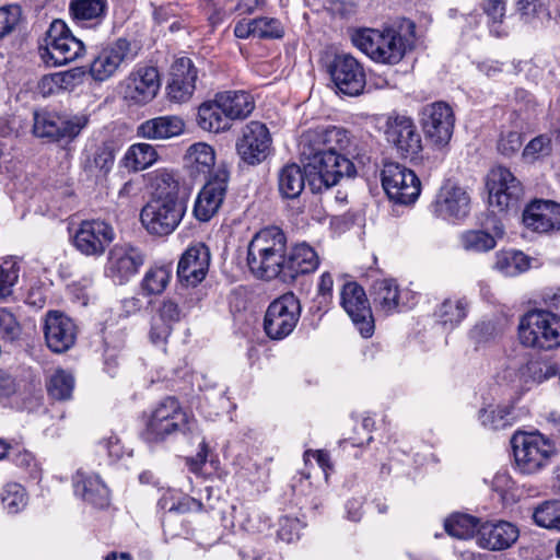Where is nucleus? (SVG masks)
I'll return each instance as SVG.
<instances>
[{"instance_id":"b1692460","label":"nucleus","mask_w":560,"mask_h":560,"mask_svg":"<svg viewBox=\"0 0 560 560\" xmlns=\"http://www.w3.org/2000/svg\"><path fill=\"white\" fill-rule=\"evenodd\" d=\"M387 139L406 159H415L422 150L421 136L413 121L406 116H397L389 124Z\"/></svg>"},{"instance_id":"69168bd1","label":"nucleus","mask_w":560,"mask_h":560,"mask_svg":"<svg viewBox=\"0 0 560 560\" xmlns=\"http://www.w3.org/2000/svg\"><path fill=\"white\" fill-rule=\"evenodd\" d=\"M513 480L508 472H497L491 481V488L494 492L499 493L502 502L510 500L509 494L513 489Z\"/></svg>"},{"instance_id":"c756f323","label":"nucleus","mask_w":560,"mask_h":560,"mask_svg":"<svg viewBox=\"0 0 560 560\" xmlns=\"http://www.w3.org/2000/svg\"><path fill=\"white\" fill-rule=\"evenodd\" d=\"M505 234L504 225L500 220H494L487 230H467L458 237L463 250L472 254L488 253L495 248L499 240Z\"/></svg>"},{"instance_id":"423d86ee","label":"nucleus","mask_w":560,"mask_h":560,"mask_svg":"<svg viewBox=\"0 0 560 560\" xmlns=\"http://www.w3.org/2000/svg\"><path fill=\"white\" fill-rule=\"evenodd\" d=\"M518 338L523 346L549 351L560 347V316L545 310L524 314L518 323Z\"/></svg>"},{"instance_id":"a18cd8bd","label":"nucleus","mask_w":560,"mask_h":560,"mask_svg":"<svg viewBox=\"0 0 560 560\" xmlns=\"http://www.w3.org/2000/svg\"><path fill=\"white\" fill-rule=\"evenodd\" d=\"M20 261L15 257H0V298L12 294L20 277Z\"/></svg>"},{"instance_id":"37998d69","label":"nucleus","mask_w":560,"mask_h":560,"mask_svg":"<svg viewBox=\"0 0 560 560\" xmlns=\"http://www.w3.org/2000/svg\"><path fill=\"white\" fill-rule=\"evenodd\" d=\"M0 500L7 513L18 514L27 505L28 494L22 485L9 482L2 488Z\"/></svg>"},{"instance_id":"bf43d9fd","label":"nucleus","mask_w":560,"mask_h":560,"mask_svg":"<svg viewBox=\"0 0 560 560\" xmlns=\"http://www.w3.org/2000/svg\"><path fill=\"white\" fill-rule=\"evenodd\" d=\"M170 77L177 78L178 80H189L191 83H196L197 69L189 58L180 57L173 62Z\"/></svg>"},{"instance_id":"4468645a","label":"nucleus","mask_w":560,"mask_h":560,"mask_svg":"<svg viewBox=\"0 0 560 560\" xmlns=\"http://www.w3.org/2000/svg\"><path fill=\"white\" fill-rule=\"evenodd\" d=\"M143 264L144 255L140 248L129 243L116 244L107 254L104 273L115 284L122 285L139 272Z\"/></svg>"},{"instance_id":"6e6d98bb","label":"nucleus","mask_w":560,"mask_h":560,"mask_svg":"<svg viewBox=\"0 0 560 560\" xmlns=\"http://www.w3.org/2000/svg\"><path fill=\"white\" fill-rule=\"evenodd\" d=\"M86 71L83 67H74L72 69L56 72L60 92L73 91L84 82Z\"/></svg>"},{"instance_id":"f8f14e48","label":"nucleus","mask_w":560,"mask_h":560,"mask_svg":"<svg viewBox=\"0 0 560 560\" xmlns=\"http://www.w3.org/2000/svg\"><path fill=\"white\" fill-rule=\"evenodd\" d=\"M382 186L388 198L400 205L415 202L421 190L420 179L415 172L397 163L384 165Z\"/></svg>"},{"instance_id":"f257e3e1","label":"nucleus","mask_w":560,"mask_h":560,"mask_svg":"<svg viewBox=\"0 0 560 560\" xmlns=\"http://www.w3.org/2000/svg\"><path fill=\"white\" fill-rule=\"evenodd\" d=\"M351 145L350 133L341 127H317L301 135L300 154L306 162V176L313 192L329 189L345 176H354V164L347 156Z\"/></svg>"},{"instance_id":"c03bdc74","label":"nucleus","mask_w":560,"mask_h":560,"mask_svg":"<svg viewBox=\"0 0 560 560\" xmlns=\"http://www.w3.org/2000/svg\"><path fill=\"white\" fill-rule=\"evenodd\" d=\"M516 7L521 19L534 27L542 26L550 20V12L540 0H517Z\"/></svg>"},{"instance_id":"8fccbe9b","label":"nucleus","mask_w":560,"mask_h":560,"mask_svg":"<svg viewBox=\"0 0 560 560\" xmlns=\"http://www.w3.org/2000/svg\"><path fill=\"white\" fill-rule=\"evenodd\" d=\"M89 121L86 114L60 115V140H73L89 125Z\"/></svg>"},{"instance_id":"13d9d810","label":"nucleus","mask_w":560,"mask_h":560,"mask_svg":"<svg viewBox=\"0 0 560 560\" xmlns=\"http://www.w3.org/2000/svg\"><path fill=\"white\" fill-rule=\"evenodd\" d=\"M523 144L522 135L516 130H503L498 140V150L505 156L516 153Z\"/></svg>"},{"instance_id":"c85d7f7f","label":"nucleus","mask_w":560,"mask_h":560,"mask_svg":"<svg viewBox=\"0 0 560 560\" xmlns=\"http://www.w3.org/2000/svg\"><path fill=\"white\" fill-rule=\"evenodd\" d=\"M319 266V257L315 249L306 243L295 244L285 250L281 277L295 279L300 275L314 272Z\"/></svg>"},{"instance_id":"58836bf2","label":"nucleus","mask_w":560,"mask_h":560,"mask_svg":"<svg viewBox=\"0 0 560 560\" xmlns=\"http://www.w3.org/2000/svg\"><path fill=\"white\" fill-rule=\"evenodd\" d=\"M217 96L230 121L246 118L255 108L254 98L245 91H225Z\"/></svg>"},{"instance_id":"a19ab883","label":"nucleus","mask_w":560,"mask_h":560,"mask_svg":"<svg viewBox=\"0 0 560 560\" xmlns=\"http://www.w3.org/2000/svg\"><path fill=\"white\" fill-rule=\"evenodd\" d=\"M469 305V301L466 298H448L440 304L435 315L445 328L454 329L466 318Z\"/></svg>"},{"instance_id":"338daca9","label":"nucleus","mask_w":560,"mask_h":560,"mask_svg":"<svg viewBox=\"0 0 560 560\" xmlns=\"http://www.w3.org/2000/svg\"><path fill=\"white\" fill-rule=\"evenodd\" d=\"M202 510L201 502L187 495H182L178 492V499L172 503L171 512L178 514L195 513Z\"/></svg>"},{"instance_id":"39448f33","label":"nucleus","mask_w":560,"mask_h":560,"mask_svg":"<svg viewBox=\"0 0 560 560\" xmlns=\"http://www.w3.org/2000/svg\"><path fill=\"white\" fill-rule=\"evenodd\" d=\"M350 38L359 50L382 65H397L408 48V40L395 28H358Z\"/></svg>"},{"instance_id":"ea45409f","label":"nucleus","mask_w":560,"mask_h":560,"mask_svg":"<svg viewBox=\"0 0 560 560\" xmlns=\"http://www.w3.org/2000/svg\"><path fill=\"white\" fill-rule=\"evenodd\" d=\"M198 126L209 132H220L230 128V119L218 102V96L211 102L203 103L198 108Z\"/></svg>"},{"instance_id":"680f3d73","label":"nucleus","mask_w":560,"mask_h":560,"mask_svg":"<svg viewBox=\"0 0 560 560\" xmlns=\"http://www.w3.org/2000/svg\"><path fill=\"white\" fill-rule=\"evenodd\" d=\"M445 526L448 525H512L510 522L506 521H498L497 523H491L489 521L481 523V520L470 515L466 512L456 511L451 513L446 516L444 520Z\"/></svg>"},{"instance_id":"3c124183","label":"nucleus","mask_w":560,"mask_h":560,"mask_svg":"<svg viewBox=\"0 0 560 560\" xmlns=\"http://www.w3.org/2000/svg\"><path fill=\"white\" fill-rule=\"evenodd\" d=\"M536 525H560V500L545 501L533 511Z\"/></svg>"},{"instance_id":"bb28decb","label":"nucleus","mask_w":560,"mask_h":560,"mask_svg":"<svg viewBox=\"0 0 560 560\" xmlns=\"http://www.w3.org/2000/svg\"><path fill=\"white\" fill-rule=\"evenodd\" d=\"M523 223L537 233H560V205L550 200H536L525 208Z\"/></svg>"},{"instance_id":"603ef678","label":"nucleus","mask_w":560,"mask_h":560,"mask_svg":"<svg viewBox=\"0 0 560 560\" xmlns=\"http://www.w3.org/2000/svg\"><path fill=\"white\" fill-rule=\"evenodd\" d=\"M22 9L18 4H8L0 8V39L11 34L20 24Z\"/></svg>"},{"instance_id":"4c0bfd02","label":"nucleus","mask_w":560,"mask_h":560,"mask_svg":"<svg viewBox=\"0 0 560 560\" xmlns=\"http://www.w3.org/2000/svg\"><path fill=\"white\" fill-rule=\"evenodd\" d=\"M308 183L306 176V162H304V168L302 170L298 164L284 165L278 174V189L280 195L287 199L298 198L305 187V183Z\"/></svg>"},{"instance_id":"a878e982","label":"nucleus","mask_w":560,"mask_h":560,"mask_svg":"<svg viewBox=\"0 0 560 560\" xmlns=\"http://www.w3.org/2000/svg\"><path fill=\"white\" fill-rule=\"evenodd\" d=\"M44 332L48 348L57 353L70 349L77 338V327L73 320L58 311L47 314Z\"/></svg>"},{"instance_id":"ddd939ff","label":"nucleus","mask_w":560,"mask_h":560,"mask_svg":"<svg viewBox=\"0 0 560 560\" xmlns=\"http://www.w3.org/2000/svg\"><path fill=\"white\" fill-rule=\"evenodd\" d=\"M489 205L499 212L515 208L523 194L521 182L503 166L493 167L487 178Z\"/></svg>"},{"instance_id":"5fc2aeb1","label":"nucleus","mask_w":560,"mask_h":560,"mask_svg":"<svg viewBox=\"0 0 560 560\" xmlns=\"http://www.w3.org/2000/svg\"><path fill=\"white\" fill-rule=\"evenodd\" d=\"M195 88L196 83H191L189 80L185 81L170 77L166 92L171 101L176 103H184L191 97Z\"/></svg>"},{"instance_id":"6ab92c4d","label":"nucleus","mask_w":560,"mask_h":560,"mask_svg":"<svg viewBox=\"0 0 560 560\" xmlns=\"http://www.w3.org/2000/svg\"><path fill=\"white\" fill-rule=\"evenodd\" d=\"M444 532L464 540L476 537L480 547L490 550L506 549L520 536L517 527H444Z\"/></svg>"},{"instance_id":"9b49d317","label":"nucleus","mask_w":560,"mask_h":560,"mask_svg":"<svg viewBox=\"0 0 560 560\" xmlns=\"http://www.w3.org/2000/svg\"><path fill=\"white\" fill-rule=\"evenodd\" d=\"M161 86L155 67L138 66L119 83V93L129 105H145L156 95Z\"/></svg>"},{"instance_id":"0eeeda50","label":"nucleus","mask_w":560,"mask_h":560,"mask_svg":"<svg viewBox=\"0 0 560 560\" xmlns=\"http://www.w3.org/2000/svg\"><path fill=\"white\" fill-rule=\"evenodd\" d=\"M38 54L47 67H60L83 56L85 46L63 21L55 20L39 43Z\"/></svg>"},{"instance_id":"a211bd4d","label":"nucleus","mask_w":560,"mask_h":560,"mask_svg":"<svg viewBox=\"0 0 560 560\" xmlns=\"http://www.w3.org/2000/svg\"><path fill=\"white\" fill-rule=\"evenodd\" d=\"M340 304L364 338L372 336L374 322L365 291L357 282H347L340 292Z\"/></svg>"},{"instance_id":"09e8293b","label":"nucleus","mask_w":560,"mask_h":560,"mask_svg":"<svg viewBox=\"0 0 560 560\" xmlns=\"http://www.w3.org/2000/svg\"><path fill=\"white\" fill-rule=\"evenodd\" d=\"M59 126V114L36 113L34 116V133L37 137L60 140Z\"/></svg>"},{"instance_id":"774afa93","label":"nucleus","mask_w":560,"mask_h":560,"mask_svg":"<svg viewBox=\"0 0 560 560\" xmlns=\"http://www.w3.org/2000/svg\"><path fill=\"white\" fill-rule=\"evenodd\" d=\"M208 458V445L206 441L202 439L199 443V451L195 456L187 457L186 458V465L188 466V469L195 474L200 475L202 471V468L207 462Z\"/></svg>"},{"instance_id":"412c9836","label":"nucleus","mask_w":560,"mask_h":560,"mask_svg":"<svg viewBox=\"0 0 560 560\" xmlns=\"http://www.w3.org/2000/svg\"><path fill=\"white\" fill-rule=\"evenodd\" d=\"M228 178V172L220 168L201 188L194 206L197 220L207 222L219 211L225 198Z\"/></svg>"},{"instance_id":"5701e85b","label":"nucleus","mask_w":560,"mask_h":560,"mask_svg":"<svg viewBox=\"0 0 560 560\" xmlns=\"http://www.w3.org/2000/svg\"><path fill=\"white\" fill-rule=\"evenodd\" d=\"M184 313L173 298H164L153 310L150 320L149 338L155 343H164L172 334L175 324L180 322Z\"/></svg>"},{"instance_id":"c9c22d12","label":"nucleus","mask_w":560,"mask_h":560,"mask_svg":"<svg viewBox=\"0 0 560 560\" xmlns=\"http://www.w3.org/2000/svg\"><path fill=\"white\" fill-rule=\"evenodd\" d=\"M107 0H71L69 12L72 21L81 27H94L106 15Z\"/></svg>"},{"instance_id":"9d476101","label":"nucleus","mask_w":560,"mask_h":560,"mask_svg":"<svg viewBox=\"0 0 560 560\" xmlns=\"http://www.w3.org/2000/svg\"><path fill=\"white\" fill-rule=\"evenodd\" d=\"M301 315L299 299L285 293L272 301L265 314L264 329L272 340H282L296 327Z\"/></svg>"},{"instance_id":"4be33fe9","label":"nucleus","mask_w":560,"mask_h":560,"mask_svg":"<svg viewBox=\"0 0 560 560\" xmlns=\"http://www.w3.org/2000/svg\"><path fill=\"white\" fill-rule=\"evenodd\" d=\"M470 199L468 194L452 183L444 184L432 202L435 217L447 221H460L469 213Z\"/></svg>"},{"instance_id":"864d4df0","label":"nucleus","mask_w":560,"mask_h":560,"mask_svg":"<svg viewBox=\"0 0 560 560\" xmlns=\"http://www.w3.org/2000/svg\"><path fill=\"white\" fill-rule=\"evenodd\" d=\"M551 153V139L541 135L534 138L523 150V158L528 162H534Z\"/></svg>"},{"instance_id":"49530a36","label":"nucleus","mask_w":560,"mask_h":560,"mask_svg":"<svg viewBox=\"0 0 560 560\" xmlns=\"http://www.w3.org/2000/svg\"><path fill=\"white\" fill-rule=\"evenodd\" d=\"M172 277V270L167 266H156L150 268L142 281L141 289L145 294H161L167 287Z\"/></svg>"},{"instance_id":"20e7f679","label":"nucleus","mask_w":560,"mask_h":560,"mask_svg":"<svg viewBox=\"0 0 560 560\" xmlns=\"http://www.w3.org/2000/svg\"><path fill=\"white\" fill-rule=\"evenodd\" d=\"M287 236L277 226L259 230L250 240L247 247V266L258 279L272 280L281 277Z\"/></svg>"},{"instance_id":"0e129e2a","label":"nucleus","mask_w":560,"mask_h":560,"mask_svg":"<svg viewBox=\"0 0 560 560\" xmlns=\"http://www.w3.org/2000/svg\"><path fill=\"white\" fill-rule=\"evenodd\" d=\"M483 11L492 22L491 32H494L499 35V32L495 30V25L501 23L505 15V1L485 0Z\"/></svg>"},{"instance_id":"dca6fc26","label":"nucleus","mask_w":560,"mask_h":560,"mask_svg":"<svg viewBox=\"0 0 560 560\" xmlns=\"http://www.w3.org/2000/svg\"><path fill=\"white\" fill-rule=\"evenodd\" d=\"M328 71L338 92L348 96H358L363 92L365 88L364 69L353 56L336 55Z\"/></svg>"},{"instance_id":"393cba45","label":"nucleus","mask_w":560,"mask_h":560,"mask_svg":"<svg viewBox=\"0 0 560 560\" xmlns=\"http://www.w3.org/2000/svg\"><path fill=\"white\" fill-rule=\"evenodd\" d=\"M74 495L97 509L110 503V491L97 474L78 469L72 477Z\"/></svg>"},{"instance_id":"1a4fd4ad","label":"nucleus","mask_w":560,"mask_h":560,"mask_svg":"<svg viewBox=\"0 0 560 560\" xmlns=\"http://www.w3.org/2000/svg\"><path fill=\"white\" fill-rule=\"evenodd\" d=\"M139 47L127 38H118L102 47L93 57L88 73L96 82H105L116 75L122 66L132 62Z\"/></svg>"},{"instance_id":"e2e57ef3","label":"nucleus","mask_w":560,"mask_h":560,"mask_svg":"<svg viewBox=\"0 0 560 560\" xmlns=\"http://www.w3.org/2000/svg\"><path fill=\"white\" fill-rule=\"evenodd\" d=\"M0 335L10 340L16 339L20 335V325L14 315L2 307H0Z\"/></svg>"},{"instance_id":"f03ea898","label":"nucleus","mask_w":560,"mask_h":560,"mask_svg":"<svg viewBox=\"0 0 560 560\" xmlns=\"http://www.w3.org/2000/svg\"><path fill=\"white\" fill-rule=\"evenodd\" d=\"M153 197L140 212V221L148 233L158 236L172 234L182 222L186 206L178 197V183L172 174L162 172L156 177Z\"/></svg>"},{"instance_id":"f3484780","label":"nucleus","mask_w":560,"mask_h":560,"mask_svg":"<svg viewBox=\"0 0 560 560\" xmlns=\"http://www.w3.org/2000/svg\"><path fill=\"white\" fill-rule=\"evenodd\" d=\"M271 149V136L265 124L250 121L242 128L236 141V152L241 160L256 165L267 159Z\"/></svg>"},{"instance_id":"052dcab7","label":"nucleus","mask_w":560,"mask_h":560,"mask_svg":"<svg viewBox=\"0 0 560 560\" xmlns=\"http://www.w3.org/2000/svg\"><path fill=\"white\" fill-rule=\"evenodd\" d=\"M13 462L18 467L24 469L28 474L30 478H40L42 469L35 456L31 452L26 450L16 452L13 456Z\"/></svg>"},{"instance_id":"f704fd0d","label":"nucleus","mask_w":560,"mask_h":560,"mask_svg":"<svg viewBox=\"0 0 560 560\" xmlns=\"http://www.w3.org/2000/svg\"><path fill=\"white\" fill-rule=\"evenodd\" d=\"M184 165L191 177L206 178L215 165L214 149L206 142L191 144L184 155Z\"/></svg>"},{"instance_id":"473e14b6","label":"nucleus","mask_w":560,"mask_h":560,"mask_svg":"<svg viewBox=\"0 0 560 560\" xmlns=\"http://www.w3.org/2000/svg\"><path fill=\"white\" fill-rule=\"evenodd\" d=\"M542 261L521 250L502 249L495 253L492 268L504 277H516L532 268H540Z\"/></svg>"},{"instance_id":"7ed1b4c3","label":"nucleus","mask_w":560,"mask_h":560,"mask_svg":"<svg viewBox=\"0 0 560 560\" xmlns=\"http://www.w3.org/2000/svg\"><path fill=\"white\" fill-rule=\"evenodd\" d=\"M198 433L195 417L175 397H166L150 412L142 436L148 444L160 445L178 434L194 436Z\"/></svg>"},{"instance_id":"6e6552de","label":"nucleus","mask_w":560,"mask_h":560,"mask_svg":"<svg viewBox=\"0 0 560 560\" xmlns=\"http://www.w3.org/2000/svg\"><path fill=\"white\" fill-rule=\"evenodd\" d=\"M516 467L523 474H537L556 454L555 444L538 431L516 432L511 439Z\"/></svg>"},{"instance_id":"e433bc0d","label":"nucleus","mask_w":560,"mask_h":560,"mask_svg":"<svg viewBox=\"0 0 560 560\" xmlns=\"http://www.w3.org/2000/svg\"><path fill=\"white\" fill-rule=\"evenodd\" d=\"M477 419L486 430H504L514 423V409L508 402H489L479 409Z\"/></svg>"},{"instance_id":"de8ad7c7","label":"nucleus","mask_w":560,"mask_h":560,"mask_svg":"<svg viewBox=\"0 0 560 560\" xmlns=\"http://www.w3.org/2000/svg\"><path fill=\"white\" fill-rule=\"evenodd\" d=\"M73 388L74 378L65 370H56L47 383L48 394L56 400H67L71 398Z\"/></svg>"},{"instance_id":"4d7b16f0","label":"nucleus","mask_w":560,"mask_h":560,"mask_svg":"<svg viewBox=\"0 0 560 560\" xmlns=\"http://www.w3.org/2000/svg\"><path fill=\"white\" fill-rule=\"evenodd\" d=\"M255 30L257 38H281L284 34L281 22L268 16L256 19Z\"/></svg>"},{"instance_id":"79ce46f5","label":"nucleus","mask_w":560,"mask_h":560,"mask_svg":"<svg viewBox=\"0 0 560 560\" xmlns=\"http://www.w3.org/2000/svg\"><path fill=\"white\" fill-rule=\"evenodd\" d=\"M156 149L149 143L130 145L121 159V164L129 171L139 172L152 166L158 161Z\"/></svg>"},{"instance_id":"2f4dec72","label":"nucleus","mask_w":560,"mask_h":560,"mask_svg":"<svg viewBox=\"0 0 560 560\" xmlns=\"http://www.w3.org/2000/svg\"><path fill=\"white\" fill-rule=\"evenodd\" d=\"M114 163V151L105 143L86 148L82 154V168L86 176L95 182L105 179Z\"/></svg>"},{"instance_id":"7c9ffc66","label":"nucleus","mask_w":560,"mask_h":560,"mask_svg":"<svg viewBox=\"0 0 560 560\" xmlns=\"http://www.w3.org/2000/svg\"><path fill=\"white\" fill-rule=\"evenodd\" d=\"M374 308L385 316L398 313L404 305L402 293L394 279L384 278L373 282L370 291Z\"/></svg>"},{"instance_id":"72a5a7b5","label":"nucleus","mask_w":560,"mask_h":560,"mask_svg":"<svg viewBox=\"0 0 560 560\" xmlns=\"http://www.w3.org/2000/svg\"><path fill=\"white\" fill-rule=\"evenodd\" d=\"M185 130V122L179 116L165 115L148 119L137 129L139 137L149 140H166L180 136Z\"/></svg>"},{"instance_id":"2eb2a0df","label":"nucleus","mask_w":560,"mask_h":560,"mask_svg":"<svg viewBox=\"0 0 560 560\" xmlns=\"http://www.w3.org/2000/svg\"><path fill=\"white\" fill-rule=\"evenodd\" d=\"M421 124L427 138L435 145L444 147L453 136L454 110L442 101L428 104L421 110Z\"/></svg>"},{"instance_id":"cd10ccee","label":"nucleus","mask_w":560,"mask_h":560,"mask_svg":"<svg viewBox=\"0 0 560 560\" xmlns=\"http://www.w3.org/2000/svg\"><path fill=\"white\" fill-rule=\"evenodd\" d=\"M210 253L205 244H196L186 249L182 255L178 266L177 276L180 282L195 287L200 283L209 268Z\"/></svg>"},{"instance_id":"aec40b11","label":"nucleus","mask_w":560,"mask_h":560,"mask_svg":"<svg viewBox=\"0 0 560 560\" xmlns=\"http://www.w3.org/2000/svg\"><path fill=\"white\" fill-rule=\"evenodd\" d=\"M115 238L110 224L102 220L81 222L73 236L75 248L86 256H101Z\"/></svg>"}]
</instances>
